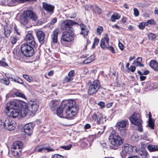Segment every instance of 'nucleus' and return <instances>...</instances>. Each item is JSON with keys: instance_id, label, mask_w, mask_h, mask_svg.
<instances>
[{"instance_id": "f257e3e1", "label": "nucleus", "mask_w": 158, "mask_h": 158, "mask_svg": "<svg viewBox=\"0 0 158 158\" xmlns=\"http://www.w3.org/2000/svg\"><path fill=\"white\" fill-rule=\"evenodd\" d=\"M6 113L10 117L15 118L18 117L20 112L19 101L16 100L10 101L5 107Z\"/></svg>"}, {"instance_id": "f03ea898", "label": "nucleus", "mask_w": 158, "mask_h": 158, "mask_svg": "<svg viewBox=\"0 0 158 158\" xmlns=\"http://www.w3.org/2000/svg\"><path fill=\"white\" fill-rule=\"evenodd\" d=\"M64 109L66 110V118L69 119H72L76 115L78 110V108L76 105L75 101L69 100L64 102Z\"/></svg>"}, {"instance_id": "7ed1b4c3", "label": "nucleus", "mask_w": 158, "mask_h": 158, "mask_svg": "<svg viewBox=\"0 0 158 158\" xmlns=\"http://www.w3.org/2000/svg\"><path fill=\"white\" fill-rule=\"evenodd\" d=\"M60 102L57 100L51 101L49 103V106L52 111H54L56 110V114L60 118L63 117V110L59 106Z\"/></svg>"}, {"instance_id": "20e7f679", "label": "nucleus", "mask_w": 158, "mask_h": 158, "mask_svg": "<svg viewBox=\"0 0 158 158\" xmlns=\"http://www.w3.org/2000/svg\"><path fill=\"white\" fill-rule=\"evenodd\" d=\"M74 31H65L63 32L61 38V42L62 44L68 46L66 43H70L73 40L75 35Z\"/></svg>"}, {"instance_id": "39448f33", "label": "nucleus", "mask_w": 158, "mask_h": 158, "mask_svg": "<svg viewBox=\"0 0 158 158\" xmlns=\"http://www.w3.org/2000/svg\"><path fill=\"white\" fill-rule=\"evenodd\" d=\"M128 124L127 120H121L117 123V128L122 135L124 136L127 134Z\"/></svg>"}, {"instance_id": "423d86ee", "label": "nucleus", "mask_w": 158, "mask_h": 158, "mask_svg": "<svg viewBox=\"0 0 158 158\" xmlns=\"http://www.w3.org/2000/svg\"><path fill=\"white\" fill-rule=\"evenodd\" d=\"M109 139L111 144L116 147L121 145L123 143L121 138L114 131L111 133Z\"/></svg>"}, {"instance_id": "0eeeda50", "label": "nucleus", "mask_w": 158, "mask_h": 158, "mask_svg": "<svg viewBox=\"0 0 158 158\" xmlns=\"http://www.w3.org/2000/svg\"><path fill=\"white\" fill-rule=\"evenodd\" d=\"M34 46H31L27 44L24 43L21 45V51L23 55L27 57L32 56L34 50Z\"/></svg>"}, {"instance_id": "6e6552de", "label": "nucleus", "mask_w": 158, "mask_h": 158, "mask_svg": "<svg viewBox=\"0 0 158 158\" xmlns=\"http://www.w3.org/2000/svg\"><path fill=\"white\" fill-rule=\"evenodd\" d=\"M101 85L99 81L96 80L93 81L89 86L88 89V93L90 95L96 94L100 87Z\"/></svg>"}, {"instance_id": "1a4fd4ad", "label": "nucleus", "mask_w": 158, "mask_h": 158, "mask_svg": "<svg viewBox=\"0 0 158 158\" xmlns=\"http://www.w3.org/2000/svg\"><path fill=\"white\" fill-rule=\"evenodd\" d=\"M91 118L93 120L96 121L98 124H101L104 123L106 121V117L102 115L99 112H95L91 114Z\"/></svg>"}, {"instance_id": "9d476101", "label": "nucleus", "mask_w": 158, "mask_h": 158, "mask_svg": "<svg viewBox=\"0 0 158 158\" xmlns=\"http://www.w3.org/2000/svg\"><path fill=\"white\" fill-rule=\"evenodd\" d=\"M78 24L77 23L71 20H67L62 21L61 25L62 29L65 31H74V29L72 27L73 25Z\"/></svg>"}, {"instance_id": "9b49d317", "label": "nucleus", "mask_w": 158, "mask_h": 158, "mask_svg": "<svg viewBox=\"0 0 158 158\" xmlns=\"http://www.w3.org/2000/svg\"><path fill=\"white\" fill-rule=\"evenodd\" d=\"M135 148L132 145L128 144H125L122 147L121 151L120 152V155L122 158H126L127 156L130 154L133 150V148Z\"/></svg>"}, {"instance_id": "f8f14e48", "label": "nucleus", "mask_w": 158, "mask_h": 158, "mask_svg": "<svg viewBox=\"0 0 158 158\" xmlns=\"http://www.w3.org/2000/svg\"><path fill=\"white\" fill-rule=\"evenodd\" d=\"M16 123L11 119H6L3 123V126L5 129L9 131L14 130L16 126Z\"/></svg>"}, {"instance_id": "ddd939ff", "label": "nucleus", "mask_w": 158, "mask_h": 158, "mask_svg": "<svg viewBox=\"0 0 158 158\" xmlns=\"http://www.w3.org/2000/svg\"><path fill=\"white\" fill-rule=\"evenodd\" d=\"M129 120L131 122L135 125H138L141 123L142 120L139 114L135 112L130 117Z\"/></svg>"}, {"instance_id": "4468645a", "label": "nucleus", "mask_w": 158, "mask_h": 158, "mask_svg": "<svg viewBox=\"0 0 158 158\" xmlns=\"http://www.w3.org/2000/svg\"><path fill=\"white\" fill-rule=\"evenodd\" d=\"M28 106L32 115V116H34L38 110L39 108L38 103L35 101H31L28 104Z\"/></svg>"}, {"instance_id": "2eb2a0df", "label": "nucleus", "mask_w": 158, "mask_h": 158, "mask_svg": "<svg viewBox=\"0 0 158 158\" xmlns=\"http://www.w3.org/2000/svg\"><path fill=\"white\" fill-rule=\"evenodd\" d=\"M25 39L27 44L31 45V46L35 47L36 43L34 38L32 34H28L27 35Z\"/></svg>"}, {"instance_id": "dca6fc26", "label": "nucleus", "mask_w": 158, "mask_h": 158, "mask_svg": "<svg viewBox=\"0 0 158 158\" xmlns=\"http://www.w3.org/2000/svg\"><path fill=\"white\" fill-rule=\"evenodd\" d=\"M34 125L32 123H29L25 125L24 127V131L27 135H30L32 132V129Z\"/></svg>"}, {"instance_id": "f3484780", "label": "nucleus", "mask_w": 158, "mask_h": 158, "mask_svg": "<svg viewBox=\"0 0 158 158\" xmlns=\"http://www.w3.org/2000/svg\"><path fill=\"white\" fill-rule=\"evenodd\" d=\"M29 19L25 11L21 15L19 19V22L22 24L25 25L27 24L29 21Z\"/></svg>"}, {"instance_id": "a211bd4d", "label": "nucleus", "mask_w": 158, "mask_h": 158, "mask_svg": "<svg viewBox=\"0 0 158 158\" xmlns=\"http://www.w3.org/2000/svg\"><path fill=\"white\" fill-rule=\"evenodd\" d=\"M21 116L22 117H25L26 115L32 116L28 106H25V107L22 108L20 110Z\"/></svg>"}, {"instance_id": "6ab92c4d", "label": "nucleus", "mask_w": 158, "mask_h": 158, "mask_svg": "<svg viewBox=\"0 0 158 158\" xmlns=\"http://www.w3.org/2000/svg\"><path fill=\"white\" fill-rule=\"evenodd\" d=\"M109 39L107 35H106V37L102 39L101 41L100 46L102 49L106 48L109 45Z\"/></svg>"}, {"instance_id": "aec40b11", "label": "nucleus", "mask_w": 158, "mask_h": 158, "mask_svg": "<svg viewBox=\"0 0 158 158\" xmlns=\"http://www.w3.org/2000/svg\"><path fill=\"white\" fill-rule=\"evenodd\" d=\"M25 11L29 19L30 18L34 21L37 20L38 17L35 12L31 10H28Z\"/></svg>"}, {"instance_id": "412c9836", "label": "nucleus", "mask_w": 158, "mask_h": 158, "mask_svg": "<svg viewBox=\"0 0 158 158\" xmlns=\"http://www.w3.org/2000/svg\"><path fill=\"white\" fill-rule=\"evenodd\" d=\"M80 26L81 30V32L80 34L84 36L87 35L89 32L87 27L83 23H81Z\"/></svg>"}, {"instance_id": "4be33fe9", "label": "nucleus", "mask_w": 158, "mask_h": 158, "mask_svg": "<svg viewBox=\"0 0 158 158\" xmlns=\"http://www.w3.org/2000/svg\"><path fill=\"white\" fill-rule=\"evenodd\" d=\"M37 37L40 43H43L45 38V34L44 32L41 31H39L36 32Z\"/></svg>"}, {"instance_id": "5701e85b", "label": "nucleus", "mask_w": 158, "mask_h": 158, "mask_svg": "<svg viewBox=\"0 0 158 158\" xmlns=\"http://www.w3.org/2000/svg\"><path fill=\"white\" fill-rule=\"evenodd\" d=\"M43 7L45 10L48 12L53 11L54 8V6L44 2L43 3Z\"/></svg>"}, {"instance_id": "b1692460", "label": "nucleus", "mask_w": 158, "mask_h": 158, "mask_svg": "<svg viewBox=\"0 0 158 158\" xmlns=\"http://www.w3.org/2000/svg\"><path fill=\"white\" fill-rule=\"evenodd\" d=\"M23 146V143L21 141H17L13 143L12 148L14 150H19L22 149Z\"/></svg>"}, {"instance_id": "393cba45", "label": "nucleus", "mask_w": 158, "mask_h": 158, "mask_svg": "<svg viewBox=\"0 0 158 158\" xmlns=\"http://www.w3.org/2000/svg\"><path fill=\"white\" fill-rule=\"evenodd\" d=\"M59 30L58 29H55L53 32V34L52 35V38L53 42L56 43L57 42V36L59 32Z\"/></svg>"}, {"instance_id": "a878e982", "label": "nucleus", "mask_w": 158, "mask_h": 158, "mask_svg": "<svg viewBox=\"0 0 158 158\" xmlns=\"http://www.w3.org/2000/svg\"><path fill=\"white\" fill-rule=\"evenodd\" d=\"M150 66L154 70H158V63L155 60H152L150 62Z\"/></svg>"}, {"instance_id": "bb28decb", "label": "nucleus", "mask_w": 158, "mask_h": 158, "mask_svg": "<svg viewBox=\"0 0 158 158\" xmlns=\"http://www.w3.org/2000/svg\"><path fill=\"white\" fill-rule=\"evenodd\" d=\"M147 148L150 152L158 151V145L152 144L148 145Z\"/></svg>"}, {"instance_id": "cd10ccee", "label": "nucleus", "mask_w": 158, "mask_h": 158, "mask_svg": "<svg viewBox=\"0 0 158 158\" xmlns=\"http://www.w3.org/2000/svg\"><path fill=\"white\" fill-rule=\"evenodd\" d=\"M121 17L120 14L118 13H114L111 17V20L112 22H114L116 20L119 19Z\"/></svg>"}, {"instance_id": "c85d7f7f", "label": "nucleus", "mask_w": 158, "mask_h": 158, "mask_svg": "<svg viewBox=\"0 0 158 158\" xmlns=\"http://www.w3.org/2000/svg\"><path fill=\"white\" fill-rule=\"evenodd\" d=\"M21 151L22 149L17 150L12 148L11 152L13 155L16 157H18L20 156Z\"/></svg>"}, {"instance_id": "c756f323", "label": "nucleus", "mask_w": 158, "mask_h": 158, "mask_svg": "<svg viewBox=\"0 0 158 158\" xmlns=\"http://www.w3.org/2000/svg\"><path fill=\"white\" fill-rule=\"evenodd\" d=\"M139 154L141 156V158H147L148 156V154L147 151L143 149L139 152Z\"/></svg>"}, {"instance_id": "7c9ffc66", "label": "nucleus", "mask_w": 158, "mask_h": 158, "mask_svg": "<svg viewBox=\"0 0 158 158\" xmlns=\"http://www.w3.org/2000/svg\"><path fill=\"white\" fill-rule=\"evenodd\" d=\"M139 137V136H138L137 133L135 132L131 135V139L132 141L133 142H135L137 141Z\"/></svg>"}, {"instance_id": "2f4dec72", "label": "nucleus", "mask_w": 158, "mask_h": 158, "mask_svg": "<svg viewBox=\"0 0 158 158\" xmlns=\"http://www.w3.org/2000/svg\"><path fill=\"white\" fill-rule=\"evenodd\" d=\"M95 56L94 55H91L89 58L84 61V63L85 64H88L91 62L94 59Z\"/></svg>"}, {"instance_id": "473e14b6", "label": "nucleus", "mask_w": 158, "mask_h": 158, "mask_svg": "<svg viewBox=\"0 0 158 158\" xmlns=\"http://www.w3.org/2000/svg\"><path fill=\"white\" fill-rule=\"evenodd\" d=\"M148 122V127L151 129H154V122L152 119H150V116L149 117Z\"/></svg>"}, {"instance_id": "72a5a7b5", "label": "nucleus", "mask_w": 158, "mask_h": 158, "mask_svg": "<svg viewBox=\"0 0 158 158\" xmlns=\"http://www.w3.org/2000/svg\"><path fill=\"white\" fill-rule=\"evenodd\" d=\"M105 129V127L102 126H101L100 128L97 129V132L98 135H100L102 134L103 133Z\"/></svg>"}, {"instance_id": "f704fd0d", "label": "nucleus", "mask_w": 158, "mask_h": 158, "mask_svg": "<svg viewBox=\"0 0 158 158\" xmlns=\"http://www.w3.org/2000/svg\"><path fill=\"white\" fill-rule=\"evenodd\" d=\"M89 143V142L86 139H85L82 141L81 144V147L82 148H85L87 147L88 144Z\"/></svg>"}, {"instance_id": "c9c22d12", "label": "nucleus", "mask_w": 158, "mask_h": 158, "mask_svg": "<svg viewBox=\"0 0 158 158\" xmlns=\"http://www.w3.org/2000/svg\"><path fill=\"white\" fill-rule=\"evenodd\" d=\"M142 61V59L141 57H138L137 59L135 60L133 63V64L136 66H139Z\"/></svg>"}, {"instance_id": "e433bc0d", "label": "nucleus", "mask_w": 158, "mask_h": 158, "mask_svg": "<svg viewBox=\"0 0 158 158\" xmlns=\"http://www.w3.org/2000/svg\"><path fill=\"white\" fill-rule=\"evenodd\" d=\"M10 28H7V27H4V34L6 36H8L11 33Z\"/></svg>"}, {"instance_id": "4c0bfd02", "label": "nucleus", "mask_w": 158, "mask_h": 158, "mask_svg": "<svg viewBox=\"0 0 158 158\" xmlns=\"http://www.w3.org/2000/svg\"><path fill=\"white\" fill-rule=\"evenodd\" d=\"M15 95L16 96L21 97L24 99L26 98L25 95L23 93L19 91L15 92Z\"/></svg>"}, {"instance_id": "58836bf2", "label": "nucleus", "mask_w": 158, "mask_h": 158, "mask_svg": "<svg viewBox=\"0 0 158 158\" xmlns=\"http://www.w3.org/2000/svg\"><path fill=\"white\" fill-rule=\"evenodd\" d=\"M146 26H148V24L155 25L156 24V22L153 19L148 20L147 22H145Z\"/></svg>"}, {"instance_id": "ea45409f", "label": "nucleus", "mask_w": 158, "mask_h": 158, "mask_svg": "<svg viewBox=\"0 0 158 158\" xmlns=\"http://www.w3.org/2000/svg\"><path fill=\"white\" fill-rule=\"evenodd\" d=\"M0 82L4 83V84L7 85L10 83V81L8 79L5 78L4 79L0 78Z\"/></svg>"}, {"instance_id": "a19ab883", "label": "nucleus", "mask_w": 158, "mask_h": 158, "mask_svg": "<svg viewBox=\"0 0 158 158\" xmlns=\"http://www.w3.org/2000/svg\"><path fill=\"white\" fill-rule=\"evenodd\" d=\"M23 78L27 81L29 82H31L33 81L32 77H30L28 75L26 74H23Z\"/></svg>"}, {"instance_id": "79ce46f5", "label": "nucleus", "mask_w": 158, "mask_h": 158, "mask_svg": "<svg viewBox=\"0 0 158 158\" xmlns=\"http://www.w3.org/2000/svg\"><path fill=\"white\" fill-rule=\"evenodd\" d=\"M94 10L96 13L99 14H100L102 12L101 9L97 6H94Z\"/></svg>"}, {"instance_id": "37998d69", "label": "nucleus", "mask_w": 158, "mask_h": 158, "mask_svg": "<svg viewBox=\"0 0 158 158\" xmlns=\"http://www.w3.org/2000/svg\"><path fill=\"white\" fill-rule=\"evenodd\" d=\"M103 29L101 26H98L97 29L96 34L98 35H100L102 33Z\"/></svg>"}, {"instance_id": "c03bdc74", "label": "nucleus", "mask_w": 158, "mask_h": 158, "mask_svg": "<svg viewBox=\"0 0 158 158\" xmlns=\"http://www.w3.org/2000/svg\"><path fill=\"white\" fill-rule=\"evenodd\" d=\"M45 149V148L42 147L41 146H38L35 148V150L36 152H41Z\"/></svg>"}, {"instance_id": "a18cd8bd", "label": "nucleus", "mask_w": 158, "mask_h": 158, "mask_svg": "<svg viewBox=\"0 0 158 158\" xmlns=\"http://www.w3.org/2000/svg\"><path fill=\"white\" fill-rule=\"evenodd\" d=\"M73 80V78H71L68 75L66 76L64 79V83L67 82L71 81H72Z\"/></svg>"}, {"instance_id": "49530a36", "label": "nucleus", "mask_w": 158, "mask_h": 158, "mask_svg": "<svg viewBox=\"0 0 158 158\" xmlns=\"http://www.w3.org/2000/svg\"><path fill=\"white\" fill-rule=\"evenodd\" d=\"M72 147V145L69 144L67 146H60L61 148L64 149L66 150H69Z\"/></svg>"}, {"instance_id": "de8ad7c7", "label": "nucleus", "mask_w": 158, "mask_h": 158, "mask_svg": "<svg viewBox=\"0 0 158 158\" xmlns=\"http://www.w3.org/2000/svg\"><path fill=\"white\" fill-rule=\"evenodd\" d=\"M99 42V40L96 38H95L94 39V41L93 43V45L92 47V48H94L95 47V45H97L98 44Z\"/></svg>"}, {"instance_id": "09e8293b", "label": "nucleus", "mask_w": 158, "mask_h": 158, "mask_svg": "<svg viewBox=\"0 0 158 158\" xmlns=\"http://www.w3.org/2000/svg\"><path fill=\"white\" fill-rule=\"evenodd\" d=\"M148 37L150 39L152 40H155L156 37L155 35L152 33H149L148 35Z\"/></svg>"}, {"instance_id": "8fccbe9b", "label": "nucleus", "mask_w": 158, "mask_h": 158, "mask_svg": "<svg viewBox=\"0 0 158 158\" xmlns=\"http://www.w3.org/2000/svg\"><path fill=\"white\" fill-rule=\"evenodd\" d=\"M145 26V22H142L139 23V27L140 29L143 30Z\"/></svg>"}, {"instance_id": "3c124183", "label": "nucleus", "mask_w": 158, "mask_h": 158, "mask_svg": "<svg viewBox=\"0 0 158 158\" xmlns=\"http://www.w3.org/2000/svg\"><path fill=\"white\" fill-rule=\"evenodd\" d=\"M134 15L135 17H137L139 15V11L136 8H134L133 9Z\"/></svg>"}, {"instance_id": "603ef678", "label": "nucleus", "mask_w": 158, "mask_h": 158, "mask_svg": "<svg viewBox=\"0 0 158 158\" xmlns=\"http://www.w3.org/2000/svg\"><path fill=\"white\" fill-rule=\"evenodd\" d=\"M108 50L111 51L113 53H115V52L114 51V48L112 46H110L109 45L106 48Z\"/></svg>"}, {"instance_id": "864d4df0", "label": "nucleus", "mask_w": 158, "mask_h": 158, "mask_svg": "<svg viewBox=\"0 0 158 158\" xmlns=\"http://www.w3.org/2000/svg\"><path fill=\"white\" fill-rule=\"evenodd\" d=\"M9 79H12V81L18 83V82H19L18 81L19 80V78L18 77H11L10 78L9 77Z\"/></svg>"}, {"instance_id": "5fc2aeb1", "label": "nucleus", "mask_w": 158, "mask_h": 158, "mask_svg": "<svg viewBox=\"0 0 158 158\" xmlns=\"http://www.w3.org/2000/svg\"><path fill=\"white\" fill-rule=\"evenodd\" d=\"M57 21V18L56 17L53 18L51 20L50 22V24L53 25L56 23Z\"/></svg>"}, {"instance_id": "6e6d98bb", "label": "nucleus", "mask_w": 158, "mask_h": 158, "mask_svg": "<svg viewBox=\"0 0 158 158\" xmlns=\"http://www.w3.org/2000/svg\"><path fill=\"white\" fill-rule=\"evenodd\" d=\"M75 74V71L74 70H71L68 74V75L70 77H71V78H73V77L74 76Z\"/></svg>"}, {"instance_id": "4d7b16f0", "label": "nucleus", "mask_w": 158, "mask_h": 158, "mask_svg": "<svg viewBox=\"0 0 158 158\" xmlns=\"http://www.w3.org/2000/svg\"><path fill=\"white\" fill-rule=\"evenodd\" d=\"M0 65L3 67L8 66V65L6 63L1 60H0Z\"/></svg>"}, {"instance_id": "13d9d810", "label": "nucleus", "mask_w": 158, "mask_h": 158, "mask_svg": "<svg viewBox=\"0 0 158 158\" xmlns=\"http://www.w3.org/2000/svg\"><path fill=\"white\" fill-rule=\"evenodd\" d=\"M141 124H142V123H140L139 124H138V125H136V126H138V131H139L140 132H142L143 131V128L142 127V126Z\"/></svg>"}, {"instance_id": "bf43d9fd", "label": "nucleus", "mask_w": 158, "mask_h": 158, "mask_svg": "<svg viewBox=\"0 0 158 158\" xmlns=\"http://www.w3.org/2000/svg\"><path fill=\"white\" fill-rule=\"evenodd\" d=\"M52 158H64V157L59 154H55L53 155Z\"/></svg>"}, {"instance_id": "052dcab7", "label": "nucleus", "mask_w": 158, "mask_h": 158, "mask_svg": "<svg viewBox=\"0 0 158 158\" xmlns=\"http://www.w3.org/2000/svg\"><path fill=\"white\" fill-rule=\"evenodd\" d=\"M17 41V38L15 37H12L11 38V43L12 44H15Z\"/></svg>"}, {"instance_id": "680f3d73", "label": "nucleus", "mask_w": 158, "mask_h": 158, "mask_svg": "<svg viewBox=\"0 0 158 158\" xmlns=\"http://www.w3.org/2000/svg\"><path fill=\"white\" fill-rule=\"evenodd\" d=\"M148 136V133L147 132H145L143 135L142 138L144 139L147 140Z\"/></svg>"}, {"instance_id": "e2e57ef3", "label": "nucleus", "mask_w": 158, "mask_h": 158, "mask_svg": "<svg viewBox=\"0 0 158 158\" xmlns=\"http://www.w3.org/2000/svg\"><path fill=\"white\" fill-rule=\"evenodd\" d=\"M118 46L119 48L121 50H123L124 49V46L123 44L121 43H119L118 44Z\"/></svg>"}, {"instance_id": "0e129e2a", "label": "nucleus", "mask_w": 158, "mask_h": 158, "mask_svg": "<svg viewBox=\"0 0 158 158\" xmlns=\"http://www.w3.org/2000/svg\"><path fill=\"white\" fill-rule=\"evenodd\" d=\"M98 104L102 108L104 107L105 106V103L104 102H100Z\"/></svg>"}, {"instance_id": "69168bd1", "label": "nucleus", "mask_w": 158, "mask_h": 158, "mask_svg": "<svg viewBox=\"0 0 158 158\" xmlns=\"http://www.w3.org/2000/svg\"><path fill=\"white\" fill-rule=\"evenodd\" d=\"M130 70L132 72H133L135 70V67L134 66H131L130 68Z\"/></svg>"}, {"instance_id": "338daca9", "label": "nucleus", "mask_w": 158, "mask_h": 158, "mask_svg": "<svg viewBox=\"0 0 158 158\" xmlns=\"http://www.w3.org/2000/svg\"><path fill=\"white\" fill-rule=\"evenodd\" d=\"M14 30L18 35H20V32L19 31V30L18 29L17 27L15 25L14 27Z\"/></svg>"}, {"instance_id": "774afa93", "label": "nucleus", "mask_w": 158, "mask_h": 158, "mask_svg": "<svg viewBox=\"0 0 158 158\" xmlns=\"http://www.w3.org/2000/svg\"><path fill=\"white\" fill-rule=\"evenodd\" d=\"M90 125L89 124H86L84 126V128L85 129H89L90 128Z\"/></svg>"}]
</instances>
